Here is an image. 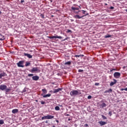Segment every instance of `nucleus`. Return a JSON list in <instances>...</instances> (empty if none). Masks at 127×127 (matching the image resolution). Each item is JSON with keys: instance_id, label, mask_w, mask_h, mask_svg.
<instances>
[{"instance_id": "nucleus-32", "label": "nucleus", "mask_w": 127, "mask_h": 127, "mask_svg": "<svg viewBox=\"0 0 127 127\" xmlns=\"http://www.w3.org/2000/svg\"><path fill=\"white\" fill-rule=\"evenodd\" d=\"M102 118L103 119V120H107V117L104 115H102Z\"/></svg>"}, {"instance_id": "nucleus-18", "label": "nucleus", "mask_w": 127, "mask_h": 127, "mask_svg": "<svg viewBox=\"0 0 127 127\" xmlns=\"http://www.w3.org/2000/svg\"><path fill=\"white\" fill-rule=\"evenodd\" d=\"M12 114H16V113H18V109H14L12 111Z\"/></svg>"}, {"instance_id": "nucleus-50", "label": "nucleus", "mask_w": 127, "mask_h": 127, "mask_svg": "<svg viewBox=\"0 0 127 127\" xmlns=\"http://www.w3.org/2000/svg\"><path fill=\"white\" fill-rule=\"evenodd\" d=\"M64 40H67V38H66L64 39Z\"/></svg>"}, {"instance_id": "nucleus-52", "label": "nucleus", "mask_w": 127, "mask_h": 127, "mask_svg": "<svg viewBox=\"0 0 127 127\" xmlns=\"http://www.w3.org/2000/svg\"><path fill=\"white\" fill-rule=\"evenodd\" d=\"M67 116H69V114H67Z\"/></svg>"}, {"instance_id": "nucleus-7", "label": "nucleus", "mask_w": 127, "mask_h": 127, "mask_svg": "<svg viewBox=\"0 0 127 127\" xmlns=\"http://www.w3.org/2000/svg\"><path fill=\"white\" fill-rule=\"evenodd\" d=\"M6 76V73H5V72H1L0 73V79H1V78H2V77H4Z\"/></svg>"}, {"instance_id": "nucleus-20", "label": "nucleus", "mask_w": 127, "mask_h": 127, "mask_svg": "<svg viewBox=\"0 0 127 127\" xmlns=\"http://www.w3.org/2000/svg\"><path fill=\"white\" fill-rule=\"evenodd\" d=\"M75 57H76V58H77L84 57V55H75Z\"/></svg>"}, {"instance_id": "nucleus-22", "label": "nucleus", "mask_w": 127, "mask_h": 127, "mask_svg": "<svg viewBox=\"0 0 127 127\" xmlns=\"http://www.w3.org/2000/svg\"><path fill=\"white\" fill-rule=\"evenodd\" d=\"M55 109L56 111H60V107H59V106H56Z\"/></svg>"}, {"instance_id": "nucleus-29", "label": "nucleus", "mask_w": 127, "mask_h": 127, "mask_svg": "<svg viewBox=\"0 0 127 127\" xmlns=\"http://www.w3.org/2000/svg\"><path fill=\"white\" fill-rule=\"evenodd\" d=\"M42 120H47V116L42 117Z\"/></svg>"}, {"instance_id": "nucleus-24", "label": "nucleus", "mask_w": 127, "mask_h": 127, "mask_svg": "<svg viewBox=\"0 0 127 127\" xmlns=\"http://www.w3.org/2000/svg\"><path fill=\"white\" fill-rule=\"evenodd\" d=\"M29 65H30V63L29 62H26L25 64L26 67H27V66H29Z\"/></svg>"}, {"instance_id": "nucleus-1", "label": "nucleus", "mask_w": 127, "mask_h": 127, "mask_svg": "<svg viewBox=\"0 0 127 127\" xmlns=\"http://www.w3.org/2000/svg\"><path fill=\"white\" fill-rule=\"evenodd\" d=\"M81 91L80 90H73L70 92V95L71 97H76V96H79V95H81Z\"/></svg>"}, {"instance_id": "nucleus-27", "label": "nucleus", "mask_w": 127, "mask_h": 127, "mask_svg": "<svg viewBox=\"0 0 127 127\" xmlns=\"http://www.w3.org/2000/svg\"><path fill=\"white\" fill-rule=\"evenodd\" d=\"M4 124V122L2 120H0V125H3Z\"/></svg>"}, {"instance_id": "nucleus-15", "label": "nucleus", "mask_w": 127, "mask_h": 127, "mask_svg": "<svg viewBox=\"0 0 127 127\" xmlns=\"http://www.w3.org/2000/svg\"><path fill=\"white\" fill-rule=\"evenodd\" d=\"M100 108H106V107H107V104H106L105 103H103L102 104H100Z\"/></svg>"}, {"instance_id": "nucleus-9", "label": "nucleus", "mask_w": 127, "mask_h": 127, "mask_svg": "<svg viewBox=\"0 0 127 127\" xmlns=\"http://www.w3.org/2000/svg\"><path fill=\"white\" fill-rule=\"evenodd\" d=\"M32 79L34 80V81H38V80H39V76H34L32 77Z\"/></svg>"}, {"instance_id": "nucleus-14", "label": "nucleus", "mask_w": 127, "mask_h": 127, "mask_svg": "<svg viewBox=\"0 0 127 127\" xmlns=\"http://www.w3.org/2000/svg\"><path fill=\"white\" fill-rule=\"evenodd\" d=\"M10 91V88H6V89H5L6 95H7V94H8Z\"/></svg>"}, {"instance_id": "nucleus-21", "label": "nucleus", "mask_w": 127, "mask_h": 127, "mask_svg": "<svg viewBox=\"0 0 127 127\" xmlns=\"http://www.w3.org/2000/svg\"><path fill=\"white\" fill-rule=\"evenodd\" d=\"M51 96V94H46L43 96V98H47L48 97H50Z\"/></svg>"}, {"instance_id": "nucleus-11", "label": "nucleus", "mask_w": 127, "mask_h": 127, "mask_svg": "<svg viewBox=\"0 0 127 127\" xmlns=\"http://www.w3.org/2000/svg\"><path fill=\"white\" fill-rule=\"evenodd\" d=\"M114 82H111L110 84V86H114L115 84L117 83V80L113 79Z\"/></svg>"}, {"instance_id": "nucleus-25", "label": "nucleus", "mask_w": 127, "mask_h": 127, "mask_svg": "<svg viewBox=\"0 0 127 127\" xmlns=\"http://www.w3.org/2000/svg\"><path fill=\"white\" fill-rule=\"evenodd\" d=\"M42 92L44 93V94H47V90L45 89H43L42 90Z\"/></svg>"}, {"instance_id": "nucleus-5", "label": "nucleus", "mask_w": 127, "mask_h": 127, "mask_svg": "<svg viewBox=\"0 0 127 127\" xmlns=\"http://www.w3.org/2000/svg\"><path fill=\"white\" fill-rule=\"evenodd\" d=\"M6 88H7V86L4 84H1L0 85V90H1V91H4Z\"/></svg>"}, {"instance_id": "nucleus-3", "label": "nucleus", "mask_w": 127, "mask_h": 127, "mask_svg": "<svg viewBox=\"0 0 127 127\" xmlns=\"http://www.w3.org/2000/svg\"><path fill=\"white\" fill-rule=\"evenodd\" d=\"M114 77L116 78V79H119L120 77H121V73L119 72H116L114 73Z\"/></svg>"}, {"instance_id": "nucleus-38", "label": "nucleus", "mask_w": 127, "mask_h": 127, "mask_svg": "<svg viewBox=\"0 0 127 127\" xmlns=\"http://www.w3.org/2000/svg\"><path fill=\"white\" fill-rule=\"evenodd\" d=\"M116 69H110V72H113V71H116Z\"/></svg>"}, {"instance_id": "nucleus-46", "label": "nucleus", "mask_w": 127, "mask_h": 127, "mask_svg": "<svg viewBox=\"0 0 127 127\" xmlns=\"http://www.w3.org/2000/svg\"><path fill=\"white\" fill-rule=\"evenodd\" d=\"M46 124H48V121H46Z\"/></svg>"}, {"instance_id": "nucleus-26", "label": "nucleus", "mask_w": 127, "mask_h": 127, "mask_svg": "<svg viewBox=\"0 0 127 127\" xmlns=\"http://www.w3.org/2000/svg\"><path fill=\"white\" fill-rule=\"evenodd\" d=\"M111 35H106L105 36V38H110V37H111Z\"/></svg>"}, {"instance_id": "nucleus-28", "label": "nucleus", "mask_w": 127, "mask_h": 127, "mask_svg": "<svg viewBox=\"0 0 127 127\" xmlns=\"http://www.w3.org/2000/svg\"><path fill=\"white\" fill-rule=\"evenodd\" d=\"M108 115L109 116H110V117H112V115H113V112L112 111H109Z\"/></svg>"}, {"instance_id": "nucleus-48", "label": "nucleus", "mask_w": 127, "mask_h": 127, "mask_svg": "<svg viewBox=\"0 0 127 127\" xmlns=\"http://www.w3.org/2000/svg\"><path fill=\"white\" fill-rule=\"evenodd\" d=\"M68 121H71V119H68Z\"/></svg>"}, {"instance_id": "nucleus-43", "label": "nucleus", "mask_w": 127, "mask_h": 127, "mask_svg": "<svg viewBox=\"0 0 127 127\" xmlns=\"http://www.w3.org/2000/svg\"><path fill=\"white\" fill-rule=\"evenodd\" d=\"M22 2H24V0H21V3H22Z\"/></svg>"}, {"instance_id": "nucleus-33", "label": "nucleus", "mask_w": 127, "mask_h": 127, "mask_svg": "<svg viewBox=\"0 0 127 127\" xmlns=\"http://www.w3.org/2000/svg\"><path fill=\"white\" fill-rule=\"evenodd\" d=\"M66 32L67 33H72V31L71 30L68 29Z\"/></svg>"}, {"instance_id": "nucleus-2", "label": "nucleus", "mask_w": 127, "mask_h": 127, "mask_svg": "<svg viewBox=\"0 0 127 127\" xmlns=\"http://www.w3.org/2000/svg\"><path fill=\"white\" fill-rule=\"evenodd\" d=\"M23 64H24V61H21L17 64V65L18 67H21V68H23V67H24Z\"/></svg>"}, {"instance_id": "nucleus-13", "label": "nucleus", "mask_w": 127, "mask_h": 127, "mask_svg": "<svg viewBox=\"0 0 127 127\" xmlns=\"http://www.w3.org/2000/svg\"><path fill=\"white\" fill-rule=\"evenodd\" d=\"M82 17H84V16H80L79 15H76L74 16V18H76V19H80V18H82Z\"/></svg>"}, {"instance_id": "nucleus-34", "label": "nucleus", "mask_w": 127, "mask_h": 127, "mask_svg": "<svg viewBox=\"0 0 127 127\" xmlns=\"http://www.w3.org/2000/svg\"><path fill=\"white\" fill-rule=\"evenodd\" d=\"M87 99H88V100H91V99H92V96L89 95L87 97Z\"/></svg>"}, {"instance_id": "nucleus-39", "label": "nucleus", "mask_w": 127, "mask_h": 127, "mask_svg": "<svg viewBox=\"0 0 127 127\" xmlns=\"http://www.w3.org/2000/svg\"><path fill=\"white\" fill-rule=\"evenodd\" d=\"M99 85H100V83H95V86H99Z\"/></svg>"}, {"instance_id": "nucleus-31", "label": "nucleus", "mask_w": 127, "mask_h": 127, "mask_svg": "<svg viewBox=\"0 0 127 127\" xmlns=\"http://www.w3.org/2000/svg\"><path fill=\"white\" fill-rule=\"evenodd\" d=\"M79 73H83L84 72V70L83 69H78Z\"/></svg>"}, {"instance_id": "nucleus-45", "label": "nucleus", "mask_w": 127, "mask_h": 127, "mask_svg": "<svg viewBox=\"0 0 127 127\" xmlns=\"http://www.w3.org/2000/svg\"><path fill=\"white\" fill-rule=\"evenodd\" d=\"M56 122L58 123H59V121L58 120H56Z\"/></svg>"}, {"instance_id": "nucleus-47", "label": "nucleus", "mask_w": 127, "mask_h": 127, "mask_svg": "<svg viewBox=\"0 0 127 127\" xmlns=\"http://www.w3.org/2000/svg\"><path fill=\"white\" fill-rule=\"evenodd\" d=\"M85 127H88V124H85Z\"/></svg>"}, {"instance_id": "nucleus-37", "label": "nucleus", "mask_w": 127, "mask_h": 127, "mask_svg": "<svg viewBox=\"0 0 127 127\" xmlns=\"http://www.w3.org/2000/svg\"><path fill=\"white\" fill-rule=\"evenodd\" d=\"M41 104L42 105H44L45 104V102L42 101H41Z\"/></svg>"}, {"instance_id": "nucleus-42", "label": "nucleus", "mask_w": 127, "mask_h": 127, "mask_svg": "<svg viewBox=\"0 0 127 127\" xmlns=\"http://www.w3.org/2000/svg\"><path fill=\"white\" fill-rule=\"evenodd\" d=\"M114 8H115V7H113V6H111L110 7V9H114Z\"/></svg>"}, {"instance_id": "nucleus-12", "label": "nucleus", "mask_w": 127, "mask_h": 127, "mask_svg": "<svg viewBox=\"0 0 127 127\" xmlns=\"http://www.w3.org/2000/svg\"><path fill=\"white\" fill-rule=\"evenodd\" d=\"M60 91H62V88H58L57 89H54V93L55 94L56 93H58Z\"/></svg>"}, {"instance_id": "nucleus-36", "label": "nucleus", "mask_w": 127, "mask_h": 127, "mask_svg": "<svg viewBox=\"0 0 127 127\" xmlns=\"http://www.w3.org/2000/svg\"><path fill=\"white\" fill-rule=\"evenodd\" d=\"M28 77H32L33 76V74H28Z\"/></svg>"}, {"instance_id": "nucleus-6", "label": "nucleus", "mask_w": 127, "mask_h": 127, "mask_svg": "<svg viewBox=\"0 0 127 127\" xmlns=\"http://www.w3.org/2000/svg\"><path fill=\"white\" fill-rule=\"evenodd\" d=\"M36 71H38V67H33L30 70V72H31V73H34V72H36Z\"/></svg>"}, {"instance_id": "nucleus-41", "label": "nucleus", "mask_w": 127, "mask_h": 127, "mask_svg": "<svg viewBox=\"0 0 127 127\" xmlns=\"http://www.w3.org/2000/svg\"><path fill=\"white\" fill-rule=\"evenodd\" d=\"M82 11H83V13L85 14V13L86 12V11L82 10Z\"/></svg>"}, {"instance_id": "nucleus-49", "label": "nucleus", "mask_w": 127, "mask_h": 127, "mask_svg": "<svg viewBox=\"0 0 127 127\" xmlns=\"http://www.w3.org/2000/svg\"><path fill=\"white\" fill-rule=\"evenodd\" d=\"M0 14H1V11H0Z\"/></svg>"}, {"instance_id": "nucleus-19", "label": "nucleus", "mask_w": 127, "mask_h": 127, "mask_svg": "<svg viewBox=\"0 0 127 127\" xmlns=\"http://www.w3.org/2000/svg\"><path fill=\"white\" fill-rule=\"evenodd\" d=\"M113 92V90L111 88H110L108 90H106L105 93H112Z\"/></svg>"}, {"instance_id": "nucleus-17", "label": "nucleus", "mask_w": 127, "mask_h": 127, "mask_svg": "<svg viewBox=\"0 0 127 127\" xmlns=\"http://www.w3.org/2000/svg\"><path fill=\"white\" fill-rule=\"evenodd\" d=\"M47 120H51V119H53L54 118V116L52 115H47Z\"/></svg>"}, {"instance_id": "nucleus-16", "label": "nucleus", "mask_w": 127, "mask_h": 127, "mask_svg": "<svg viewBox=\"0 0 127 127\" xmlns=\"http://www.w3.org/2000/svg\"><path fill=\"white\" fill-rule=\"evenodd\" d=\"M99 124L100 126H105V125L107 124V122H105L104 121H101V122H99Z\"/></svg>"}, {"instance_id": "nucleus-44", "label": "nucleus", "mask_w": 127, "mask_h": 127, "mask_svg": "<svg viewBox=\"0 0 127 127\" xmlns=\"http://www.w3.org/2000/svg\"><path fill=\"white\" fill-rule=\"evenodd\" d=\"M0 40H1V41H2V40H4V39L0 38Z\"/></svg>"}, {"instance_id": "nucleus-23", "label": "nucleus", "mask_w": 127, "mask_h": 127, "mask_svg": "<svg viewBox=\"0 0 127 127\" xmlns=\"http://www.w3.org/2000/svg\"><path fill=\"white\" fill-rule=\"evenodd\" d=\"M64 65H71V62L69 61L65 63Z\"/></svg>"}, {"instance_id": "nucleus-8", "label": "nucleus", "mask_w": 127, "mask_h": 127, "mask_svg": "<svg viewBox=\"0 0 127 127\" xmlns=\"http://www.w3.org/2000/svg\"><path fill=\"white\" fill-rule=\"evenodd\" d=\"M71 9L73 11H75V10H79V9H81V7L79 6V7H71Z\"/></svg>"}, {"instance_id": "nucleus-53", "label": "nucleus", "mask_w": 127, "mask_h": 127, "mask_svg": "<svg viewBox=\"0 0 127 127\" xmlns=\"http://www.w3.org/2000/svg\"><path fill=\"white\" fill-rule=\"evenodd\" d=\"M0 35H1V34H0Z\"/></svg>"}, {"instance_id": "nucleus-35", "label": "nucleus", "mask_w": 127, "mask_h": 127, "mask_svg": "<svg viewBox=\"0 0 127 127\" xmlns=\"http://www.w3.org/2000/svg\"><path fill=\"white\" fill-rule=\"evenodd\" d=\"M40 16L42 18H44V15L43 14H41Z\"/></svg>"}, {"instance_id": "nucleus-10", "label": "nucleus", "mask_w": 127, "mask_h": 127, "mask_svg": "<svg viewBox=\"0 0 127 127\" xmlns=\"http://www.w3.org/2000/svg\"><path fill=\"white\" fill-rule=\"evenodd\" d=\"M24 56H26L27 57H28V58H29L30 59L32 58V56H31V55L30 54L24 53Z\"/></svg>"}, {"instance_id": "nucleus-51", "label": "nucleus", "mask_w": 127, "mask_h": 127, "mask_svg": "<svg viewBox=\"0 0 127 127\" xmlns=\"http://www.w3.org/2000/svg\"><path fill=\"white\" fill-rule=\"evenodd\" d=\"M41 96H43V94H41Z\"/></svg>"}, {"instance_id": "nucleus-4", "label": "nucleus", "mask_w": 127, "mask_h": 127, "mask_svg": "<svg viewBox=\"0 0 127 127\" xmlns=\"http://www.w3.org/2000/svg\"><path fill=\"white\" fill-rule=\"evenodd\" d=\"M49 38H50V39H53V38H58L59 39H62L63 37L61 36H52L49 37Z\"/></svg>"}, {"instance_id": "nucleus-40", "label": "nucleus", "mask_w": 127, "mask_h": 127, "mask_svg": "<svg viewBox=\"0 0 127 127\" xmlns=\"http://www.w3.org/2000/svg\"><path fill=\"white\" fill-rule=\"evenodd\" d=\"M74 11V12L75 13H78L79 12V11H80L79 10L78 12L75 11Z\"/></svg>"}, {"instance_id": "nucleus-30", "label": "nucleus", "mask_w": 127, "mask_h": 127, "mask_svg": "<svg viewBox=\"0 0 127 127\" xmlns=\"http://www.w3.org/2000/svg\"><path fill=\"white\" fill-rule=\"evenodd\" d=\"M121 91H127V87L125 88H122L121 89Z\"/></svg>"}]
</instances>
